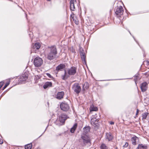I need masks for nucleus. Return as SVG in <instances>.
<instances>
[{
  "label": "nucleus",
  "instance_id": "c85d7f7f",
  "mask_svg": "<svg viewBox=\"0 0 149 149\" xmlns=\"http://www.w3.org/2000/svg\"><path fill=\"white\" fill-rule=\"evenodd\" d=\"M101 149H108L107 147L104 144H102L100 146Z\"/></svg>",
  "mask_w": 149,
  "mask_h": 149
},
{
  "label": "nucleus",
  "instance_id": "393cba45",
  "mask_svg": "<svg viewBox=\"0 0 149 149\" xmlns=\"http://www.w3.org/2000/svg\"><path fill=\"white\" fill-rule=\"evenodd\" d=\"M80 55L81 56V58L82 60L83 61H84L85 62L86 56H85V54L82 53Z\"/></svg>",
  "mask_w": 149,
  "mask_h": 149
},
{
  "label": "nucleus",
  "instance_id": "a878e982",
  "mask_svg": "<svg viewBox=\"0 0 149 149\" xmlns=\"http://www.w3.org/2000/svg\"><path fill=\"white\" fill-rule=\"evenodd\" d=\"M146 146L142 144L139 145L138 147V149H146Z\"/></svg>",
  "mask_w": 149,
  "mask_h": 149
},
{
  "label": "nucleus",
  "instance_id": "bb28decb",
  "mask_svg": "<svg viewBox=\"0 0 149 149\" xmlns=\"http://www.w3.org/2000/svg\"><path fill=\"white\" fill-rule=\"evenodd\" d=\"M68 77V76L67 75L66 72L65 70L64 75L62 76V79L64 80L67 79Z\"/></svg>",
  "mask_w": 149,
  "mask_h": 149
},
{
  "label": "nucleus",
  "instance_id": "e433bc0d",
  "mask_svg": "<svg viewBox=\"0 0 149 149\" xmlns=\"http://www.w3.org/2000/svg\"><path fill=\"white\" fill-rule=\"evenodd\" d=\"M110 124L111 125H113L114 124V122H110Z\"/></svg>",
  "mask_w": 149,
  "mask_h": 149
},
{
  "label": "nucleus",
  "instance_id": "ea45409f",
  "mask_svg": "<svg viewBox=\"0 0 149 149\" xmlns=\"http://www.w3.org/2000/svg\"><path fill=\"white\" fill-rule=\"evenodd\" d=\"M146 74H147V73H145V75H146Z\"/></svg>",
  "mask_w": 149,
  "mask_h": 149
},
{
  "label": "nucleus",
  "instance_id": "4468645a",
  "mask_svg": "<svg viewBox=\"0 0 149 149\" xmlns=\"http://www.w3.org/2000/svg\"><path fill=\"white\" fill-rule=\"evenodd\" d=\"M40 47V44L38 42L35 43L32 47V48L33 49H35V51L38 50Z\"/></svg>",
  "mask_w": 149,
  "mask_h": 149
},
{
  "label": "nucleus",
  "instance_id": "9b49d317",
  "mask_svg": "<svg viewBox=\"0 0 149 149\" xmlns=\"http://www.w3.org/2000/svg\"><path fill=\"white\" fill-rule=\"evenodd\" d=\"M65 65L63 64H60L58 66L56 69V71L57 72L59 71H61L62 70L65 68Z\"/></svg>",
  "mask_w": 149,
  "mask_h": 149
},
{
  "label": "nucleus",
  "instance_id": "412c9836",
  "mask_svg": "<svg viewBox=\"0 0 149 149\" xmlns=\"http://www.w3.org/2000/svg\"><path fill=\"white\" fill-rule=\"evenodd\" d=\"M77 127V124L76 123H75L71 129L70 131L72 133H73Z\"/></svg>",
  "mask_w": 149,
  "mask_h": 149
},
{
  "label": "nucleus",
  "instance_id": "c9c22d12",
  "mask_svg": "<svg viewBox=\"0 0 149 149\" xmlns=\"http://www.w3.org/2000/svg\"><path fill=\"white\" fill-rule=\"evenodd\" d=\"M139 110L138 109H136V114L137 115L138 114V113H139Z\"/></svg>",
  "mask_w": 149,
  "mask_h": 149
},
{
  "label": "nucleus",
  "instance_id": "f704fd0d",
  "mask_svg": "<svg viewBox=\"0 0 149 149\" xmlns=\"http://www.w3.org/2000/svg\"><path fill=\"white\" fill-rule=\"evenodd\" d=\"M3 143V141L2 139H0V144H1Z\"/></svg>",
  "mask_w": 149,
  "mask_h": 149
},
{
  "label": "nucleus",
  "instance_id": "5701e85b",
  "mask_svg": "<svg viewBox=\"0 0 149 149\" xmlns=\"http://www.w3.org/2000/svg\"><path fill=\"white\" fill-rule=\"evenodd\" d=\"M90 127L89 126L83 128L84 132L86 133L90 131Z\"/></svg>",
  "mask_w": 149,
  "mask_h": 149
},
{
  "label": "nucleus",
  "instance_id": "4be33fe9",
  "mask_svg": "<svg viewBox=\"0 0 149 149\" xmlns=\"http://www.w3.org/2000/svg\"><path fill=\"white\" fill-rule=\"evenodd\" d=\"M98 110V108L96 107H94L93 105L91 106L90 110L91 112L92 111H96Z\"/></svg>",
  "mask_w": 149,
  "mask_h": 149
},
{
  "label": "nucleus",
  "instance_id": "f03ea898",
  "mask_svg": "<svg viewBox=\"0 0 149 149\" xmlns=\"http://www.w3.org/2000/svg\"><path fill=\"white\" fill-rule=\"evenodd\" d=\"M72 89L78 94L81 91V88L79 83H75L72 86Z\"/></svg>",
  "mask_w": 149,
  "mask_h": 149
},
{
  "label": "nucleus",
  "instance_id": "a211bd4d",
  "mask_svg": "<svg viewBox=\"0 0 149 149\" xmlns=\"http://www.w3.org/2000/svg\"><path fill=\"white\" fill-rule=\"evenodd\" d=\"M89 87V84L87 82H85L83 86L82 89L83 91H85L86 90L88 89Z\"/></svg>",
  "mask_w": 149,
  "mask_h": 149
},
{
  "label": "nucleus",
  "instance_id": "7c9ffc66",
  "mask_svg": "<svg viewBox=\"0 0 149 149\" xmlns=\"http://www.w3.org/2000/svg\"><path fill=\"white\" fill-rule=\"evenodd\" d=\"M9 84V82L6 83L3 88V90H4Z\"/></svg>",
  "mask_w": 149,
  "mask_h": 149
},
{
  "label": "nucleus",
  "instance_id": "cd10ccee",
  "mask_svg": "<svg viewBox=\"0 0 149 149\" xmlns=\"http://www.w3.org/2000/svg\"><path fill=\"white\" fill-rule=\"evenodd\" d=\"M148 114V113L147 112H146L143 113L142 115V119H145Z\"/></svg>",
  "mask_w": 149,
  "mask_h": 149
},
{
  "label": "nucleus",
  "instance_id": "423d86ee",
  "mask_svg": "<svg viewBox=\"0 0 149 149\" xmlns=\"http://www.w3.org/2000/svg\"><path fill=\"white\" fill-rule=\"evenodd\" d=\"M96 115L93 116V118L91 120V123L93 125H97L99 121V118L96 116Z\"/></svg>",
  "mask_w": 149,
  "mask_h": 149
},
{
  "label": "nucleus",
  "instance_id": "2eb2a0df",
  "mask_svg": "<svg viewBox=\"0 0 149 149\" xmlns=\"http://www.w3.org/2000/svg\"><path fill=\"white\" fill-rule=\"evenodd\" d=\"M28 76L23 74L19 77V80L21 81H26L28 79Z\"/></svg>",
  "mask_w": 149,
  "mask_h": 149
},
{
  "label": "nucleus",
  "instance_id": "f8f14e48",
  "mask_svg": "<svg viewBox=\"0 0 149 149\" xmlns=\"http://www.w3.org/2000/svg\"><path fill=\"white\" fill-rule=\"evenodd\" d=\"M75 2H76V0H71L70 2V9L72 11H74L75 10V7L74 5Z\"/></svg>",
  "mask_w": 149,
  "mask_h": 149
},
{
  "label": "nucleus",
  "instance_id": "7ed1b4c3",
  "mask_svg": "<svg viewBox=\"0 0 149 149\" xmlns=\"http://www.w3.org/2000/svg\"><path fill=\"white\" fill-rule=\"evenodd\" d=\"M43 63V61L40 57H36L34 60V64L36 67H39L41 66Z\"/></svg>",
  "mask_w": 149,
  "mask_h": 149
},
{
  "label": "nucleus",
  "instance_id": "473e14b6",
  "mask_svg": "<svg viewBox=\"0 0 149 149\" xmlns=\"http://www.w3.org/2000/svg\"><path fill=\"white\" fill-rule=\"evenodd\" d=\"M46 75L47 76H48L50 78H51L52 77L51 75L49 73H46Z\"/></svg>",
  "mask_w": 149,
  "mask_h": 149
},
{
  "label": "nucleus",
  "instance_id": "aec40b11",
  "mask_svg": "<svg viewBox=\"0 0 149 149\" xmlns=\"http://www.w3.org/2000/svg\"><path fill=\"white\" fill-rule=\"evenodd\" d=\"M52 83L51 82H46L43 85V88L44 89H46L48 87L51 86Z\"/></svg>",
  "mask_w": 149,
  "mask_h": 149
},
{
  "label": "nucleus",
  "instance_id": "c756f323",
  "mask_svg": "<svg viewBox=\"0 0 149 149\" xmlns=\"http://www.w3.org/2000/svg\"><path fill=\"white\" fill-rule=\"evenodd\" d=\"M79 50L80 52V54H81L82 53H85L84 50L81 47H79Z\"/></svg>",
  "mask_w": 149,
  "mask_h": 149
},
{
  "label": "nucleus",
  "instance_id": "0eeeda50",
  "mask_svg": "<svg viewBox=\"0 0 149 149\" xmlns=\"http://www.w3.org/2000/svg\"><path fill=\"white\" fill-rule=\"evenodd\" d=\"M77 68L74 67H71L68 70V73L69 75H74L76 72Z\"/></svg>",
  "mask_w": 149,
  "mask_h": 149
},
{
  "label": "nucleus",
  "instance_id": "58836bf2",
  "mask_svg": "<svg viewBox=\"0 0 149 149\" xmlns=\"http://www.w3.org/2000/svg\"><path fill=\"white\" fill-rule=\"evenodd\" d=\"M47 1H50L51 0H47Z\"/></svg>",
  "mask_w": 149,
  "mask_h": 149
},
{
  "label": "nucleus",
  "instance_id": "f3484780",
  "mask_svg": "<svg viewBox=\"0 0 149 149\" xmlns=\"http://www.w3.org/2000/svg\"><path fill=\"white\" fill-rule=\"evenodd\" d=\"M71 16L72 17V19L75 24L77 25L78 24V19L76 18V15L73 14L72 15H71Z\"/></svg>",
  "mask_w": 149,
  "mask_h": 149
},
{
  "label": "nucleus",
  "instance_id": "6e6552de",
  "mask_svg": "<svg viewBox=\"0 0 149 149\" xmlns=\"http://www.w3.org/2000/svg\"><path fill=\"white\" fill-rule=\"evenodd\" d=\"M124 12L123 8L121 6H120L116 8V10L115 12L116 15H123Z\"/></svg>",
  "mask_w": 149,
  "mask_h": 149
},
{
  "label": "nucleus",
  "instance_id": "2f4dec72",
  "mask_svg": "<svg viewBox=\"0 0 149 149\" xmlns=\"http://www.w3.org/2000/svg\"><path fill=\"white\" fill-rule=\"evenodd\" d=\"M128 143L127 142H126L125 143V144L123 146V147H124V148H126L128 146Z\"/></svg>",
  "mask_w": 149,
  "mask_h": 149
},
{
  "label": "nucleus",
  "instance_id": "9d476101",
  "mask_svg": "<svg viewBox=\"0 0 149 149\" xmlns=\"http://www.w3.org/2000/svg\"><path fill=\"white\" fill-rule=\"evenodd\" d=\"M148 84L146 82L142 83L141 86V88L142 91L144 92L146 91L148 88Z\"/></svg>",
  "mask_w": 149,
  "mask_h": 149
},
{
  "label": "nucleus",
  "instance_id": "6ab92c4d",
  "mask_svg": "<svg viewBox=\"0 0 149 149\" xmlns=\"http://www.w3.org/2000/svg\"><path fill=\"white\" fill-rule=\"evenodd\" d=\"M138 139V138L136 136L132 137L131 139V141L133 145H135L136 144V140Z\"/></svg>",
  "mask_w": 149,
  "mask_h": 149
},
{
  "label": "nucleus",
  "instance_id": "20e7f679",
  "mask_svg": "<svg viewBox=\"0 0 149 149\" xmlns=\"http://www.w3.org/2000/svg\"><path fill=\"white\" fill-rule=\"evenodd\" d=\"M60 106L61 110L63 111H67L70 108L67 103L62 102Z\"/></svg>",
  "mask_w": 149,
  "mask_h": 149
},
{
  "label": "nucleus",
  "instance_id": "4c0bfd02",
  "mask_svg": "<svg viewBox=\"0 0 149 149\" xmlns=\"http://www.w3.org/2000/svg\"><path fill=\"white\" fill-rule=\"evenodd\" d=\"M147 63H148V65H149V61H148L147 62Z\"/></svg>",
  "mask_w": 149,
  "mask_h": 149
},
{
  "label": "nucleus",
  "instance_id": "39448f33",
  "mask_svg": "<svg viewBox=\"0 0 149 149\" xmlns=\"http://www.w3.org/2000/svg\"><path fill=\"white\" fill-rule=\"evenodd\" d=\"M81 138L84 144L85 145L87 143H90V138L88 136L86 135H82L81 136Z\"/></svg>",
  "mask_w": 149,
  "mask_h": 149
},
{
  "label": "nucleus",
  "instance_id": "1a4fd4ad",
  "mask_svg": "<svg viewBox=\"0 0 149 149\" xmlns=\"http://www.w3.org/2000/svg\"><path fill=\"white\" fill-rule=\"evenodd\" d=\"M67 118V115L64 114H62L59 117L60 121L62 123H64Z\"/></svg>",
  "mask_w": 149,
  "mask_h": 149
},
{
  "label": "nucleus",
  "instance_id": "72a5a7b5",
  "mask_svg": "<svg viewBox=\"0 0 149 149\" xmlns=\"http://www.w3.org/2000/svg\"><path fill=\"white\" fill-rule=\"evenodd\" d=\"M4 84V82L3 81H1L0 82V86H1V87Z\"/></svg>",
  "mask_w": 149,
  "mask_h": 149
},
{
  "label": "nucleus",
  "instance_id": "f257e3e1",
  "mask_svg": "<svg viewBox=\"0 0 149 149\" xmlns=\"http://www.w3.org/2000/svg\"><path fill=\"white\" fill-rule=\"evenodd\" d=\"M50 51L47 54V58L50 60L54 59L57 54V49L55 46L48 47Z\"/></svg>",
  "mask_w": 149,
  "mask_h": 149
},
{
  "label": "nucleus",
  "instance_id": "b1692460",
  "mask_svg": "<svg viewBox=\"0 0 149 149\" xmlns=\"http://www.w3.org/2000/svg\"><path fill=\"white\" fill-rule=\"evenodd\" d=\"M32 146V145L31 143L28 144L25 146V149H31Z\"/></svg>",
  "mask_w": 149,
  "mask_h": 149
},
{
  "label": "nucleus",
  "instance_id": "dca6fc26",
  "mask_svg": "<svg viewBox=\"0 0 149 149\" xmlns=\"http://www.w3.org/2000/svg\"><path fill=\"white\" fill-rule=\"evenodd\" d=\"M106 138L108 139L109 141H110L112 140L113 138L110 133H107L106 135Z\"/></svg>",
  "mask_w": 149,
  "mask_h": 149
},
{
  "label": "nucleus",
  "instance_id": "ddd939ff",
  "mask_svg": "<svg viewBox=\"0 0 149 149\" xmlns=\"http://www.w3.org/2000/svg\"><path fill=\"white\" fill-rule=\"evenodd\" d=\"M64 95V92L63 91L58 92L56 95V98L58 100H61L63 98Z\"/></svg>",
  "mask_w": 149,
  "mask_h": 149
}]
</instances>
